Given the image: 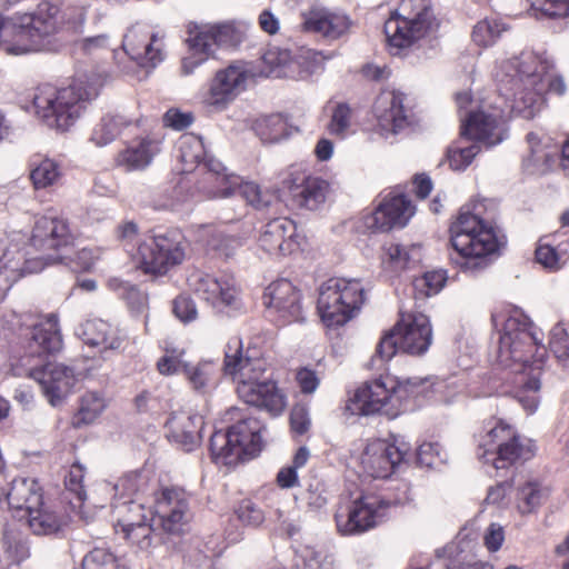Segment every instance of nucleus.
Wrapping results in <instances>:
<instances>
[{
	"mask_svg": "<svg viewBox=\"0 0 569 569\" xmlns=\"http://www.w3.org/2000/svg\"><path fill=\"white\" fill-rule=\"evenodd\" d=\"M221 370L213 361H201L197 365H183L182 373L191 388L201 395L209 393L216 389L221 379Z\"/></svg>",
	"mask_w": 569,
	"mask_h": 569,
	"instance_id": "34",
	"label": "nucleus"
},
{
	"mask_svg": "<svg viewBox=\"0 0 569 569\" xmlns=\"http://www.w3.org/2000/svg\"><path fill=\"white\" fill-rule=\"evenodd\" d=\"M82 337L89 346H102L104 349L110 350H120L126 343V338L102 319L87 320L82 326Z\"/></svg>",
	"mask_w": 569,
	"mask_h": 569,
	"instance_id": "32",
	"label": "nucleus"
},
{
	"mask_svg": "<svg viewBox=\"0 0 569 569\" xmlns=\"http://www.w3.org/2000/svg\"><path fill=\"white\" fill-rule=\"evenodd\" d=\"M549 69V64L542 61L532 52L521 53L517 63V76L513 83L539 84L543 72Z\"/></svg>",
	"mask_w": 569,
	"mask_h": 569,
	"instance_id": "42",
	"label": "nucleus"
},
{
	"mask_svg": "<svg viewBox=\"0 0 569 569\" xmlns=\"http://www.w3.org/2000/svg\"><path fill=\"white\" fill-rule=\"evenodd\" d=\"M238 244L239 241L236 237L229 236L220 230L212 231L207 239L208 249L226 258L233 253Z\"/></svg>",
	"mask_w": 569,
	"mask_h": 569,
	"instance_id": "57",
	"label": "nucleus"
},
{
	"mask_svg": "<svg viewBox=\"0 0 569 569\" xmlns=\"http://www.w3.org/2000/svg\"><path fill=\"white\" fill-rule=\"evenodd\" d=\"M352 111L351 108L345 103H338L331 114L327 130L330 134L343 138L350 127Z\"/></svg>",
	"mask_w": 569,
	"mask_h": 569,
	"instance_id": "54",
	"label": "nucleus"
},
{
	"mask_svg": "<svg viewBox=\"0 0 569 569\" xmlns=\"http://www.w3.org/2000/svg\"><path fill=\"white\" fill-rule=\"evenodd\" d=\"M2 548L6 557L13 565H20L30 557L28 539L16 523H8L4 527Z\"/></svg>",
	"mask_w": 569,
	"mask_h": 569,
	"instance_id": "41",
	"label": "nucleus"
},
{
	"mask_svg": "<svg viewBox=\"0 0 569 569\" xmlns=\"http://www.w3.org/2000/svg\"><path fill=\"white\" fill-rule=\"evenodd\" d=\"M237 519L244 526L259 527L264 521V512L251 499H242L234 509Z\"/></svg>",
	"mask_w": 569,
	"mask_h": 569,
	"instance_id": "52",
	"label": "nucleus"
},
{
	"mask_svg": "<svg viewBox=\"0 0 569 569\" xmlns=\"http://www.w3.org/2000/svg\"><path fill=\"white\" fill-rule=\"evenodd\" d=\"M172 312L182 322L188 323L197 319L198 309L189 295H179L172 301Z\"/></svg>",
	"mask_w": 569,
	"mask_h": 569,
	"instance_id": "61",
	"label": "nucleus"
},
{
	"mask_svg": "<svg viewBox=\"0 0 569 569\" xmlns=\"http://www.w3.org/2000/svg\"><path fill=\"white\" fill-rule=\"evenodd\" d=\"M538 86L541 89L540 91L543 98H546L547 94L562 97L567 91L563 77L558 73L550 72L549 69L543 72L541 82H539Z\"/></svg>",
	"mask_w": 569,
	"mask_h": 569,
	"instance_id": "63",
	"label": "nucleus"
},
{
	"mask_svg": "<svg viewBox=\"0 0 569 569\" xmlns=\"http://www.w3.org/2000/svg\"><path fill=\"white\" fill-rule=\"evenodd\" d=\"M209 451L213 462L231 465L240 458L239 449L230 437L229 431H216L210 437Z\"/></svg>",
	"mask_w": 569,
	"mask_h": 569,
	"instance_id": "43",
	"label": "nucleus"
},
{
	"mask_svg": "<svg viewBox=\"0 0 569 569\" xmlns=\"http://www.w3.org/2000/svg\"><path fill=\"white\" fill-rule=\"evenodd\" d=\"M239 183V176L226 172L223 164L209 159L203 164L201 172L200 190L208 198H227L236 193V187Z\"/></svg>",
	"mask_w": 569,
	"mask_h": 569,
	"instance_id": "28",
	"label": "nucleus"
},
{
	"mask_svg": "<svg viewBox=\"0 0 569 569\" xmlns=\"http://www.w3.org/2000/svg\"><path fill=\"white\" fill-rule=\"evenodd\" d=\"M161 150V139L153 133L137 136L114 156V166L127 172L146 169Z\"/></svg>",
	"mask_w": 569,
	"mask_h": 569,
	"instance_id": "26",
	"label": "nucleus"
},
{
	"mask_svg": "<svg viewBox=\"0 0 569 569\" xmlns=\"http://www.w3.org/2000/svg\"><path fill=\"white\" fill-rule=\"evenodd\" d=\"M478 152L479 148L477 146L450 150L448 153L450 168L453 170L466 169L472 162Z\"/></svg>",
	"mask_w": 569,
	"mask_h": 569,
	"instance_id": "64",
	"label": "nucleus"
},
{
	"mask_svg": "<svg viewBox=\"0 0 569 569\" xmlns=\"http://www.w3.org/2000/svg\"><path fill=\"white\" fill-rule=\"evenodd\" d=\"M290 431L295 437L306 435L311 427L309 410L306 406L295 405L289 416Z\"/></svg>",
	"mask_w": 569,
	"mask_h": 569,
	"instance_id": "60",
	"label": "nucleus"
},
{
	"mask_svg": "<svg viewBox=\"0 0 569 569\" xmlns=\"http://www.w3.org/2000/svg\"><path fill=\"white\" fill-rule=\"evenodd\" d=\"M249 71L242 63H231L217 71L211 80L206 102L214 107H226L244 90Z\"/></svg>",
	"mask_w": 569,
	"mask_h": 569,
	"instance_id": "23",
	"label": "nucleus"
},
{
	"mask_svg": "<svg viewBox=\"0 0 569 569\" xmlns=\"http://www.w3.org/2000/svg\"><path fill=\"white\" fill-rule=\"evenodd\" d=\"M236 193L246 200L248 204L254 209L267 208L271 202V194L263 190L260 184L254 181H244L239 177V183L236 187Z\"/></svg>",
	"mask_w": 569,
	"mask_h": 569,
	"instance_id": "47",
	"label": "nucleus"
},
{
	"mask_svg": "<svg viewBox=\"0 0 569 569\" xmlns=\"http://www.w3.org/2000/svg\"><path fill=\"white\" fill-rule=\"evenodd\" d=\"M137 268L144 274L166 276L186 258V241L174 231L147 237L131 254Z\"/></svg>",
	"mask_w": 569,
	"mask_h": 569,
	"instance_id": "11",
	"label": "nucleus"
},
{
	"mask_svg": "<svg viewBox=\"0 0 569 569\" xmlns=\"http://www.w3.org/2000/svg\"><path fill=\"white\" fill-rule=\"evenodd\" d=\"M222 369L236 383L237 396L246 405L263 410L271 417L284 412L287 395L277 380L264 379L270 363L257 340L248 341L244 347L240 337H231L224 348Z\"/></svg>",
	"mask_w": 569,
	"mask_h": 569,
	"instance_id": "3",
	"label": "nucleus"
},
{
	"mask_svg": "<svg viewBox=\"0 0 569 569\" xmlns=\"http://www.w3.org/2000/svg\"><path fill=\"white\" fill-rule=\"evenodd\" d=\"M264 429L262 422L254 417L239 420L228 428L231 439L242 455L259 452L262 447L261 431Z\"/></svg>",
	"mask_w": 569,
	"mask_h": 569,
	"instance_id": "30",
	"label": "nucleus"
},
{
	"mask_svg": "<svg viewBox=\"0 0 569 569\" xmlns=\"http://www.w3.org/2000/svg\"><path fill=\"white\" fill-rule=\"evenodd\" d=\"M396 388L393 393L395 406L398 409V416L407 410L408 405L418 403L420 399H427L435 392V383L425 378H408L400 380L396 377Z\"/></svg>",
	"mask_w": 569,
	"mask_h": 569,
	"instance_id": "33",
	"label": "nucleus"
},
{
	"mask_svg": "<svg viewBox=\"0 0 569 569\" xmlns=\"http://www.w3.org/2000/svg\"><path fill=\"white\" fill-rule=\"evenodd\" d=\"M106 407L104 399L98 392H86L80 400V406L71 419L73 428H81L92 423Z\"/></svg>",
	"mask_w": 569,
	"mask_h": 569,
	"instance_id": "44",
	"label": "nucleus"
},
{
	"mask_svg": "<svg viewBox=\"0 0 569 569\" xmlns=\"http://www.w3.org/2000/svg\"><path fill=\"white\" fill-rule=\"evenodd\" d=\"M461 136L488 146L503 140L506 132L505 112L501 108L481 103L461 119Z\"/></svg>",
	"mask_w": 569,
	"mask_h": 569,
	"instance_id": "16",
	"label": "nucleus"
},
{
	"mask_svg": "<svg viewBox=\"0 0 569 569\" xmlns=\"http://www.w3.org/2000/svg\"><path fill=\"white\" fill-rule=\"evenodd\" d=\"M495 327L502 326L498 357L500 362L521 363L522 370L515 377L513 397L527 411L535 412L539 405L541 376L547 349L541 343L542 332L520 309L500 305L491 312Z\"/></svg>",
	"mask_w": 569,
	"mask_h": 569,
	"instance_id": "2",
	"label": "nucleus"
},
{
	"mask_svg": "<svg viewBox=\"0 0 569 569\" xmlns=\"http://www.w3.org/2000/svg\"><path fill=\"white\" fill-rule=\"evenodd\" d=\"M83 480L84 468L80 463H73L64 477V486L81 502L87 497Z\"/></svg>",
	"mask_w": 569,
	"mask_h": 569,
	"instance_id": "58",
	"label": "nucleus"
},
{
	"mask_svg": "<svg viewBox=\"0 0 569 569\" xmlns=\"http://www.w3.org/2000/svg\"><path fill=\"white\" fill-rule=\"evenodd\" d=\"M407 100L401 91L382 90L372 107L379 126L392 133L410 127L413 123V112Z\"/></svg>",
	"mask_w": 569,
	"mask_h": 569,
	"instance_id": "21",
	"label": "nucleus"
},
{
	"mask_svg": "<svg viewBox=\"0 0 569 569\" xmlns=\"http://www.w3.org/2000/svg\"><path fill=\"white\" fill-rule=\"evenodd\" d=\"M531 7L550 19L569 18V0H532Z\"/></svg>",
	"mask_w": 569,
	"mask_h": 569,
	"instance_id": "56",
	"label": "nucleus"
},
{
	"mask_svg": "<svg viewBox=\"0 0 569 569\" xmlns=\"http://www.w3.org/2000/svg\"><path fill=\"white\" fill-rule=\"evenodd\" d=\"M499 36L498 24L489 20L479 21L472 30V40L481 47H488L495 42Z\"/></svg>",
	"mask_w": 569,
	"mask_h": 569,
	"instance_id": "62",
	"label": "nucleus"
},
{
	"mask_svg": "<svg viewBox=\"0 0 569 569\" xmlns=\"http://www.w3.org/2000/svg\"><path fill=\"white\" fill-rule=\"evenodd\" d=\"M23 517L30 530L38 536L56 533L63 525L61 516L44 502V498L40 506H33Z\"/></svg>",
	"mask_w": 569,
	"mask_h": 569,
	"instance_id": "38",
	"label": "nucleus"
},
{
	"mask_svg": "<svg viewBox=\"0 0 569 569\" xmlns=\"http://www.w3.org/2000/svg\"><path fill=\"white\" fill-rule=\"evenodd\" d=\"M126 513L117 521V526L121 527V531H131L133 527L152 520V512L142 503L130 501L124 506Z\"/></svg>",
	"mask_w": 569,
	"mask_h": 569,
	"instance_id": "50",
	"label": "nucleus"
},
{
	"mask_svg": "<svg viewBox=\"0 0 569 569\" xmlns=\"http://www.w3.org/2000/svg\"><path fill=\"white\" fill-rule=\"evenodd\" d=\"M204 418L191 410L173 411L166 422L167 438L184 451H192L202 439Z\"/></svg>",
	"mask_w": 569,
	"mask_h": 569,
	"instance_id": "24",
	"label": "nucleus"
},
{
	"mask_svg": "<svg viewBox=\"0 0 569 569\" xmlns=\"http://www.w3.org/2000/svg\"><path fill=\"white\" fill-rule=\"evenodd\" d=\"M67 26L64 11L51 2H41L34 11L11 18V38L1 41L7 53L24 54L51 50L52 40Z\"/></svg>",
	"mask_w": 569,
	"mask_h": 569,
	"instance_id": "6",
	"label": "nucleus"
},
{
	"mask_svg": "<svg viewBox=\"0 0 569 569\" xmlns=\"http://www.w3.org/2000/svg\"><path fill=\"white\" fill-rule=\"evenodd\" d=\"M301 240L295 221L289 218H276L263 226L258 244L268 254L278 257L300 250Z\"/></svg>",
	"mask_w": 569,
	"mask_h": 569,
	"instance_id": "22",
	"label": "nucleus"
},
{
	"mask_svg": "<svg viewBox=\"0 0 569 569\" xmlns=\"http://www.w3.org/2000/svg\"><path fill=\"white\" fill-rule=\"evenodd\" d=\"M234 38V29L229 24L190 26L186 39L189 56L182 59V73L186 76L192 73L213 54L217 48L232 44Z\"/></svg>",
	"mask_w": 569,
	"mask_h": 569,
	"instance_id": "14",
	"label": "nucleus"
},
{
	"mask_svg": "<svg viewBox=\"0 0 569 569\" xmlns=\"http://www.w3.org/2000/svg\"><path fill=\"white\" fill-rule=\"evenodd\" d=\"M536 261L543 268L557 271L566 262L565 254L559 252L556 247L540 241L535 251Z\"/></svg>",
	"mask_w": 569,
	"mask_h": 569,
	"instance_id": "55",
	"label": "nucleus"
},
{
	"mask_svg": "<svg viewBox=\"0 0 569 569\" xmlns=\"http://www.w3.org/2000/svg\"><path fill=\"white\" fill-rule=\"evenodd\" d=\"M549 348L558 359L569 358V333L562 323H557L550 331Z\"/></svg>",
	"mask_w": 569,
	"mask_h": 569,
	"instance_id": "59",
	"label": "nucleus"
},
{
	"mask_svg": "<svg viewBox=\"0 0 569 569\" xmlns=\"http://www.w3.org/2000/svg\"><path fill=\"white\" fill-rule=\"evenodd\" d=\"M254 129L263 141L274 142L282 137L286 122L279 113L269 114L258 120Z\"/></svg>",
	"mask_w": 569,
	"mask_h": 569,
	"instance_id": "51",
	"label": "nucleus"
},
{
	"mask_svg": "<svg viewBox=\"0 0 569 569\" xmlns=\"http://www.w3.org/2000/svg\"><path fill=\"white\" fill-rule=\"evenodd\" d=\"M82 569H118L117 557L107 549L94 548L84 556L81 565Z\"/></svg>",
	"mask_w": 569,
	"mask_h": 569,
	"instance_id": "53",
	"label": "nucleus"
},
{
	"mask_svg": "<svg viewBox=\"0 0 569 569\" xmlns=\"http://www.w3.org/2000/svg\"><path fill=\"white\" fill-rule=\"evenodd\" d=\"M190 289L204 302L217 310L239 309L241 289L231 274L220 277L196 270L188 278Z\"/></svg>",
	"mask_w": 569,
	"mask_h": 569,
	"instance_id": "15",
	"label": "nucleus"
},
{
	"mask_svg": "<svg viewBox=\"0 0 569 569\" xmlns=\"http://www.w3.org/2000/svg\"><path fill=\"white\" fill-rule=\"evenodd\" d=\"M477 456L496 469H508L532 459L536 445L503 419L490 417L475 435Z\"/></svg>",
	"mask_w": 569,
	"mask_h": 569,
	"instance_id": "7",
	"label": "nucleus"
},
{
	"mask_svg": "<svg viewBox=\"0 0 569 569\" xmlns=\"http://www.w3.org/2000/svg\"><path fill=\"white\" fill-rule=\"evenodd\" d=\"M421 260L420 249L407 248L396 242H387L382 247L381 263L386 271L400 274L418 267Z\"/></svg>",
	"mask_w": 569,
	"mask_h": 569,
	"instance_id": "31",
	"label": "nucleus"
},
{
	"mask_svg": "<svg viewBox=\"0 0 569 569\" xmlns=\"http://www.w3.org/2000/svg\"><path fill=\"white\" fill-rule=\"evenodd\" d=\"M483 201L462 207L449 226V241L457 253L451 260L463 271L486 269L507 244L503 231L482 216Z\"/></svg>",
	"mask_w": 569,
	"mask_h": 569,
	"instance_id": "4",
	"label": "nucleus"
},
{
	"mask_svg": "<svg viewBox=\"0 0 569 569\" xmlns=\"http://www.w3.org/2000/svg\"><path fill=\"white\" fill-rule=\"evenodd\" d=\"M323 377L325 372L312 366H301L295 370V382L303 396L313 395L320 387Z\"/></svg>",
	"mask_w": 569,
	"mask_h": 569,
	"instance_id": "49",
	"label": "nucleus"
},
{
	"mask_svg": "<svg viewBox=\"0 0 569 569\" xmlns=\"http://www.w3.org/2000/svg\"><path fill=\"white\" fill-rule=\"evenodd\" d=\"M543 490L538 482L529 481L518 489L517 508L522 515L533 512L541 505Z\"/></svg>",
	"mask_w": 569,
	"mask_h": 569,
	"instance_id": "48",
	"label": "nucleus"
},
{
	"mask_svg": "<svg viewBox=\"0 0 569 569\" xmlns=\"http://www.w3.org/2000/svg\"><path fill=\"white\" fill-rule=\"evenodd\" d=\"M432 341L429 318L421 312H400L395 326L381 337L376 356L389 361L397 352L422 356Z\"/></svg>",
	"mask_w": 569,
	"mask_h": 569,
	"instance_id": "10",
	"label": "nucleus"
},
{
	"mask_svg": "<svg viewBox=\"0 0 569 569\" xmlns=\"http://www.w3.org/2000/svg\"><path fill=\"white\" fill-rule=\"evenodd\" d=\"M447 277L442 271H427L412 281L415 299H425L437 295L445 286Z\"/></svg>",
	"mask_w": 569,
	"mask_h": 569,
	"instance_id": "46",
	"label": "nucleus"
},
{
	"mask_svg": "<svg viewBox=\"0 0 569 569\" xmlns=\"http://www.w3.org/2000/svg\"><path fill=\"white\" fill-rule=\"evenodd\" d=\"M409 451L410 448L405 442L373 439L366 445L360 457V465L369 477L386 479L405 461Z\"/></svg>",
	"mask_w": 569,
	"mask_h": 569,
	"instance_id": "17",
	"label": "nucleus"
},
{
	"mask_svg": "<svg viewBox=\"0 0 569 569\" xmlns=\"http://www.w3.org/2000/svg\"><path fill=\"white\" fill-rule=\"evenodd\" d=\"M365 300L360 280L335 277L320 286L317 311L326 327L339 328L357 316Z\"/></svg>",
	"mask_w": 569,
	"mask_h": 569,
	"instance_id": "9",
	"label": "nucleus"
},
{
	"mask_svg": "<svg viewBox=\"0 0 569 569\" xmlns=\"http://www.w3.org/2000/svg\"><path fill=\"white\" fill-rule=\"evenodd\" d=\"M156 513L161 518L163 528L176 532L187 521L189 495L180 487H161L154 492Z\"/></svg>",
	"mask_w": 569,
	"mask_h": 569,
	"instance_id": "25",
	"label": "nucleus"
},
{
	"mask_svg": "<svg viewBox=\"0 0 569 569\" xmlns=\"http://www.w3.org/2000/svg\"><path fill=\"white\" fill-rule=\"evenodd\" d=\"M391 503L373 493L341 503L335 513L337 530L343 536L368 532L382 522Z\"/></svg>",
	"mask_w": 569,
	"mask_h": 569,
	"instance_id": "13",
	"label": "nucleus"
},
{
	"mask_svg": "<svg viewBox=\"0 0 569 569\" xmlns=\"http://www.w3.org/2000/svg\"><path fill=\"white\" fill-rule=\"evenodd\" d=\"M305 29L321 33L323 37L337 39L348 31L350 20L347 16L331 12H315L306 19Z\"/></svg>",
	"mask_w": 569,
	"mask_h": 569,
	"instance_id": "39",
	"label": "nucleus"
},
{
	"mask_svg": "<svg viewBox=\"0 0 569 569\" xmlns=\"http://www.w3.org/2000/svg\"><path fill=\"white\" fill-rule=\"evenodd\" d=\"M290 190L298 207L315 210L325 202L329 183L322 178L309 176Z\"/></svg>",
	"mask_w": 569,
	"mask_h": 569,
	"instance_id": "36",
	"label": "nucleus"
},
{
	"mask_svg": "<svg viewBox=\"0 0 569 569\" xmlns=\"http://www.w3.org/2000/svg\"><path fill=\"white\" fill-rule=\"evenodd\" d=\"M157 36L142 27H132L123 39V49L140 66H156L162 60L160 48H156Z\"/></svg>",
	"mask_w": 569,
	"mask_h": 569,
	"instance_id": "27",
	"label": "nucleus"
},
{
	"mask_svg": "<svg viewBox=\"0 0 569 569\" xmlns=\"http://www.w3.org/2000/svg\"><path fill=\"white\" fill-rule=\"evenodd\" d=\"M103 86L100 76L77 77L64 88L57 89L51 84L37 88L33 97L36 113L49 127L68 130L80 117L86 104L94 99Z\"/></svg>",
	"mask_w": 569,
	"mask_h": 569,
	"instance_id": "5",
	"label": "nucleus"
},
{
	"mask_svg": "<svg viewBox=\"0 0 569 569\" xmlns=\"http://www.w3.org/2000/svg\"><path fill=\"white\" fill-rule=\"evenodd\" d=\"M515 93L511 104L513 113L532 119L546 106L547 100L542 97L541 89L536 84L513 83Z\"/></svg>",
	"mask_w": 569,
	"mask_h": 569,
	"instance_id": "35",
	"label": "nucleus"
},
{
	"mask_svg": "<svg viewBox=\"0 0 569 569\" xmlns=\"http://www.w3.org/2000/svg\"><path fill=\"white\" fill-rule=\"evenodd\" d=\"M396 386V376L389 372L367 380L350 395L345 410L352 416H385L395 419L398 417L392 393Z\"/></svg>",
	"mask_w": 569,
	"mask_h": 569,
	"instance_id": "12",
	"label": "nucleus"
},
{
	"mask_svg": "<svg viewBox=\"0 0 569 569\" xmlns=\"http://www.w3.org/2000/svg\"><path fill=\"white\" fill-rule=\"evenodd\" d=\"M1 327L23 338L24 355L12 366L17 376L38 381L52 405L60 401L70 387V370L61 365L46 362L44 357L61 351L63 346L58 316L49 313L37 320L13 310L1 317Z\"/></svg>",
	"mask_w": 569,
	"mask_h": 569,
	"instance_id": "1",
	"label": "nucleus"
},
{
	"mask_svg": "<svg viewBox=\"0 0 569 569\" xmlns=\"http://www.w3.org/2000/svg\"><path fill=\"white\" fill-rule=\"evenodd\" d=\"M178 159L182 164L183 172H192L197 168L203 172V164L210 158L207 157L201 137L194 133L182 134L178 141Z\"/></svg>",
	"mask_w": 569,
	"mask_h": 569,
	"instance_id": "37",
	"label": "nucleus"
},
{
	"mask_svg": "<svg viewBox=\"0 0 569 569\" xmlns=\"http://www.w3.org/2000/svg\"><path fill=\"white\" fill-rule=\"evenodd\" d=\"M73 241L70 221L60 214H52L51 210L36 219L29 239L34 250L48 256L72 246Z\"/></svg>",
	"mask_w": 569,
	"mask_h": 569,
	"instance_id": "18",
	"label": "nucleus"
},
{
	"mask_svg": "<svg viewBox=\"0 0 569 569\" xmlns=\"http://www.w3.org/2000/svg\"><path fill=\"white\" fill-rule=\"evenodd\" d=\"M136 124L118 114H106L96 124L92 130L90 140L98 147H103L112 142L116 138L121 137L124 131L134 128Z\"/></svg>",
	"mask_w": 569,
	"mask_h": 569,
	"instance_id": "40",
	"label": "nucleus"
},
{
	"mask_svg": "<svg viewBox=\"0 0 569 569\" xmlns=\"http://www.w3.org/2000/svg\"><path fill=\"white\" fill-rule=\"evenodd\" d=\"M43 498V488L39 481L28 477L14 478L6 493L9 507L24 513L33 506H40Z\"/></svg>",
	"mask_w": 569,
	"mask_h": 569,
	"instance_id": "29",
	"label": "nucleus"
},
{
	"mask_svg": "<svg viewBox=\"0 0 569 569\" xmlns=\"http://www.w3.org/2000/svg\"><path fill=\"white\" fill-rule=\"evenodd\" d=\"M263 305L281 326L303 319L301 291L287 279L276 280L266 288Z\"/></svg>",
	"mask_w": 569,
	"mask_h": 569,
	"instance_id": "20",
	"label": "nucleus"
},
{
	"mask_svg": "<svg viewBox=\"0 0 569 569\" xmlns=\"http://www.w3.org/2000/svg\"><path fill=\"white\" fill-rule=\"evenodd\" d=\"M415 209L406 194L391 191L383 197L373 211L362 217L363 226L371 232L402 228L413 216Z\"/></svg>",
	"mask_w": 569,
	"mask_h": 569,
	"instance_id": "19",
	"label": "nucleus"
},
{
	"mask_svg": "<svg viewBox=\"0 0 569 569\" xmlns=\"http://www.w3.org/2000/svg\"><path fill=\"white\" fill-rule=\"evenodd\" d=\"M61 177L59 164L51 159H42L32 162L30 179L36 189H44L53 186Z\"/></svg>",
	"mask_w": 569,
	"mask_h": 569,
	"instance_id": "45",
	"label": "nucleus"
},
{
	"mask_svg": "<svg viewBox=\"0 0 569 569\" xmlns=\"http://www.w3.org/2000/svg\"><path fill=\"white\" fill-rule=\"evenodd\" d=\"M430 0H401L385 22L383 31L393 54L411 47L439 28Z\"/></svg>",
	"mask_w": 569,
	"mask_h": 569,
	"instance_id": "8",
	"label": "nucleus"
}]
</instances>
